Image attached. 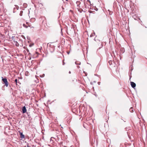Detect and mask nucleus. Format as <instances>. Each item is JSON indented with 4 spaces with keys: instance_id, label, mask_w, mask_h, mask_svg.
Returning <instances> with one entry per match:
<instances>
[{
    "instance_id": "obj_1",
    "label": "nucleus",
    "mask_w": 147,
    "mask_h": 147,
    "mask_svg": "<svg viewBox=\"0 0 147 147\" xmlns=\"http://www.w3.org/2000/svg\"><path fill=\"white\" fill-rule=\"evenodd\" d=\"M2 78V80L4 82L5 85L6 86V87H7L9 83L7 81V79L5 78H3V77Z\"/></svg>"
},
{
    "instance_id": "obj_2",
    "label": "nucleus",
    "mask_w": 147,
    "mask_h": 147,
    "mask_svg": "<svg viewBox=\"0 0 147 147\" xmlns=\"http://www.w3.org/2000/svg\"><path fill=\"white\" fill-rule=\"evenodd\" d=\"M22 112L23 113H25L27 111L26 109V107L25 106L23 107L22 109Z\"/></svg>"
},
{
    "instance_id": "obj_3",
    "label": "nucleus",
    "mask_w": 147,
    "mask_h": 147,
    "mask_svg": "<svg viewBox=\"0 0 147 147\" xmlns=\"http://www.w3.org/2000/svg\"><path fill=\"white\" fill-rule=\"evenodd\" d=\"M131 87L133 88H134L136 86V84H135V83L133 82H131Z\"/></svg>"
},
{
    "instance_id": "obj_4",
    "label": "nucleus",
    "mask_w": 147,
    "mask_h": 147,
    "mask_svg": "<svg viewBox=\"0 0 147 147\" xmlns=\"http://www.w3.org/2000/svg\"><path fill=\"white\" fill-rule=\"evenodd\" d=\"M13 42H14L13 43V44H14V45H15L17 47H18L19 46V44L17 41H15V40H14V41H13Z\"/></svg>"
},
{
    "instance_id": "obj_5",
    "label": "nucleus",
    "mask_w": 147,
    "mask_h": 147,
    "mask_svg": "<svg viewBox=\"0 0 147 147\" xmlns=\"http://www.w3.org/2000/svg\"><path fill=\"white\" fill-rule=\"evenodd\" d=\"M86 3L89 5H91V2L89 0H87L86 2Z\"/></svg>"
},
{
    "instance_id": "obj_6",
    "label": "nucleus",
    "mask_w": 147,
    "mask_h": 147,
    "mask_svg": "<svg viewBox=\"0 0 147 147\" xmlns=\"http://www.w3.org/2000/svg\"><path fill=\"white\" fill-rule=\"evenodd\" d=\"M20 137L22 138H24V136L22 133H20Z\"/></svg>"
},
{
    "instance_id": "obj_7",
    "label": "nucleus",
    "mask_w": 147,
    "mask_h": 147,
    "mask_svg": "<svg viewBox=\"0 0 147 147\" xmlns=\"http://www.w3.org/2000/svg\"><path fill=\"white\" fill-rule=\"evenodd\" d=\"M23 11H21L20 12V16H22L23 15Z\"/></svg>"
},
{
    "instance_id": "obj_8",
    "label": "nucleus",
    "mask_w": 147,
    "mask_h": 147,
    "mask_svg": "<svg viewBox=\"0 0 147 147\" xmlns=\"http://www.w3.org/2000/svg\"><path fill=\"white\" fill-rule=\"evenodd\" d=\"M23 26L24 27L26 28H27L28 27V25H26L25 24H23Z\"/></svg>"
},
{
    "instance_id": "obj_9",
    "label": "nucleus",
    "mask_w": 147,
    "mask_h": 147,
    "mask_svg": "<svg viewBox=\"0 0 147 147\" xmlns=\"http://www.w3.org/2000/svg\"><path fill=\"white\" fill-rule=\"evenodd\" d=\"M133 108L132 107L130 109V111L131 112H133Z\"/></svg>"
},
{
    "instance_id": "obj_10",
    "label": "nucleus",
    "mask_w": 147,
    "mask_h": 147,
    "mask_svg": "<svg viewBox=\"0 0 147 147\" xmlns=\"http://www.w3.org/2000/svg\"><path fill=\"white\" fill-rule=\"evenodd\" d=\"M109 63L110 64V65H111V64H112V61H109Z\"/></svg>"
},
{
    "instance_id": "obj_11",
    "label": "nucleus",
    "mask_w": 147,
    "mask_h": 147,
    "mask_svg": "<svg viewBox=\"0 0 147 147\" xmlns=\"http://www.w3.org/2000/svg\"><path fill=\"white\" fill-rule=\"evenodd\" d=\"M26 24H27V25L29 27H30V26L29 24V23L28 22H27L26 23Z\"/></svg>"
},
{
    "instance_id": "obj_12",
    "label": "nucleus",
    "mask_w": 147,
    "mask_h": 147,
    "mask_svg": "<svg viewBox=\"0 0 147 147\" xmlns=\"http://www.w3.org/2000/svg\"><path fill=\"white\" fill-rule=\"evenodd\" d=\"M15 82L16 84L17 85V82H18L17 79H15Z\"/></svg>"
},
{
    "instance_id": "obj_13",
    "label": "nucleus",
    "mask_w": 147,
    "mask_h": 147,
    "mask_svg": "<svg viewBox=\"0 0 147 147\" xmlns=\"http://www.w3.org/2000/svg\"><path fill=\"white\" fill-rule=\"evenodd\" d=\"M24 6H26L27 4H26V3H24Z\"/></svg>"
},
{
    "instance_id": "obj_14",
    "label": "nucleus",
    "mask_w": 147,
    "mask_h": 147,
    "mask_svg": "<svg viewBox=\"0 0 147 147\" xmlns=\"http://www.w3.org/2000/svg\"><path fill=\"white\" fill-rule=\"evenodd\" d=\"M36 54H37L38 55V54H39L38 53V52H36Z\"/></svg>"
},
{
    "instance_id": "obj_15",
    "label": "nucleus",
    "mask_w": 147,
    "mask_h": 147,
    "mask_svg": "<svg viewBox=\"0 0 147 147\" xmlns=\"http://www.w3.org/2000/svg\"><path fill=\"white\" fill-rule=\"evenodd\" d=\"M50 49H52L53 50V51H54V50H53V49H52V48H50Z\"/></svg>"
}]
</instances>
